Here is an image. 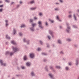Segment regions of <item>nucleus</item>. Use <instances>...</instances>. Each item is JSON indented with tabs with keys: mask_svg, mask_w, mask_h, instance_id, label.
Wrapping results in <instances>:
<instances>
[{
	"mask_svg": "<svg viewBox=\"0 0 79 79\" xmlns=\"http://www.w3.org/2000/svg\"><path fill=\"white\" fill-rule=\"evenodd\" d=\"M48 75L49 77V78L51 79H55L54 77V75L51 73H50L48 74Z\"/></svg>",
	"mask_w": 79,
	"mask_h": 79,
	"instance_id": "nucleus-1",
	"label": "nucleus"
},
{
	"mask_svg": "<svg viewBox=\"0 0 79 79\" xmlns=\"http://www.w3.org/2000/svg\"><path fill=\"white\" fill-rule=\"evenodd\" d=\"M38 24H39L38 26L40 29H44V26H42V21H40L38 22Z\"/></svg>",
	"mask_w": 79,
	"mask_h": 79,
	"instance_id": "nucleus-2",
	"label": "nucleus"
},
{
	"mask_svg": "<svg viewBox=\"0 0 79 79\" xmlns=\"http://www.w3.org/2000/svg\"><path fill=\"white\" fill-rule=\"evenodd\" d=\"M13 49L15 53L17 52H18V51H19V49L16 47H13Z\"/></svg>",
	"mask_w": 79,
	"mask_h": 79,
	"instance_id": "nucleus-3",
	"label": "nucleus"
},
{
	"mask_svg": "<svg viewBox=\"0 0 79 79\" xmlns=\"http://www.w3.org/2000/svg\"><path fill=\"white\" fill-rule=\"evenodd\" d=\"M0 63L1 66H6V64L3 63V60L1 59H0Z\"/></svg>",
	"mask_w": 79,
	"mask_h": 79,
	"instance_id": "nucleus-4",
	"label": "nucleus"
},
{
	"mask_svg": "<svg viewBox=\"0 0 79 79\" xmlns=\"http://www.w3.org/2000/svg\"><path fill=\"white\" fill-rule=\"evenodd\" d=\"M70 30H71V27H68L66 29V31L67 33H69Z\"/></svg>",
	"mask_w": 79,
	"mask_h": 79,
	"instance_id": "nucleus-5",
	"label": "nucleus"
},
{
	"mask_svg": "<svg viewBox=\"0 0 79 79\" xmlns=\"http://www.w3.org/2000/svg\"><path fill=\"white\" fill-rule=\"evenodd\" d=\"M16 29L14 28L12 31V34L13 35H15V34H16Z\"/></svg>",
	"mask_w": 79,
	"mask_h": 79,
	"instance_id": "nucleus-6",
	"label": "nucleus"
},
{
	"mask_svg": "<svg viewBox=\"0 0 79 79\" xmlns=\"http://www.w3.org/2000/svg\"><path fill=\"white\" fill-rule=\"evenodd\" d=\"M30 57L31 58H34V54L33 53H31L30 55Z\"/></svg>",
	"mask_w": 79,
	"mask_h": 79,
	"instance_id": "nucleus-7",
	"label": "nucleus"
},
{
	"mask_svg": "<svg viewBox=\"0 0 79 79\" xmlns=\"http://www.w3.org/2000/svg\"><path fill=\"white\" fill-rule=\"evenodd\" d=\"M31 76L32 77H34L35 76V74L34 73V72L31 71Z\"/></svg>",
	"mask_w": 79,
	"mask_h": 79,
	"instance_id": "nucleus-8",
	"label": "nucleus"
},
{
	"mask_svg": "<svg viewBox=\"0 0 79 79\" xmlns=\"http://www.w3.org/2000/svg\"><path fill=\"white\" fill-rule=\"evenodd\" d=\"M79 63V59H77L76 60V66L78 65V64Z\"/></svg>",
	"mask_w": 79,
	"mask_h": 79,
	"instance_id": "nucleus-9",
	"label": "nucleus"
},
{
	"mask_svg": "<svg viewBox=\"0 0 79 79\" xmlns=\"http://www.w3.org/2000/svg\"><path fill=\"white\" fill-rule=\"evenodd\" d=\"M57 42L59 44H62V42H61V40L59 39L57 40Z\"/></svg>",
	"mask_w": 79,
	"mask_h": 79,
	"instance_id": "nucleus-10",
	"label": "nucleus"
},
{
	"mask_svg": "<svg viewBox=\"0 0 79 79\" xmlns=\"http://www.w3.org/2000/svg\"><path fill=\"white\" fill-rule=\"evenodd\" d=\"M73 18H74V19L75 21H77V17L76 16V15L75 14H73Z\"/></svg>",
	"mask_w": 79,
	"mask_h": 79,
	"instance_id": "nucleus-11",
	"label": "nucleus"
},
{
	"mask_svg": "<svg viewBox=\"0 0 79 79\" xmlns=\"http://www.w3.org/2000/svg\"><path fill=\"white\" fill-rule=\"evenodd\" d=\"M11 43L13 44V45H16V43L14 41V40H12L11 41Z\"/></svg>",
	"mask_w": 79,
	"mask_h": 79,
	"instance_id": "nucleus-12",
	"label": "nucleus"
},
{
	"mask_svg": "<svg viewBox=\"0 0 79 79\" xmlns=\"http://www.w3.org/2000/svg\"><path fill=\"white\" fill-rule=\"evenodd\" d=\"M30 29L32 32H34V27H30Z\"/></svg>",
	"mask_w": 79,
	"mask_h": 79,
	"instance_id": "nucleus-13",
	"label": "nucleus"
},
{
	"mask_svg": "<svg viewBox=\"0 0 79 79\" xmlns=\"http://www.w3.org/2000/svg\"><path fill=\"white\" fill-rule=\"evenodd\" d=\"M26 65L27 66H31V63L30 62H27Z\"/></svg>",
	"mask_w": 79,
	"mask_h": 79,
	"instance_id": "nucleus-14",
	"label": "nucleus"
},
{
	"mask_svg": "<svg viewBox=\"0 0 79 79\" xmlns=\"http://www.w3.org/2000/svg\"><path fill=\"white\" fill-rule=\"evenodd\" d=\"M35 2H34V0H32V1H31L29 3H30V4H34V3H35Z\"/></svg>",
	"mask_w": 79,
	"mask_h": 79,
	"instance_id": "nucleus-15",
	"label": "nucleus"
},
{
	"mask_svg": "<svg viewBox=\"0 0 79 79\" xmlns=\"http://www.w3.org/2000/svg\"><path fill=\"white\" fill-rule=\"evenodd\" d=\"M23 59L24 60H25V61L27 60V56L26 55L24 56L23 57Z\"/></svg>",
	"mask_w": 79,
	"mask_h": 79,
	"instance_id": "nucleus-16",
	"label": "nucleus"
},
{
	"mask_svg": "<svg viewBox=\"0 0 79 79\" xmlns=\"http://www.w3.org/2000/svg\"><path fill=\"white\" fill-rule=\"evenodd\" d=\"M56 68H57V69H61V67L59 66H56Z\"/></svg>",
	"mask_w": 79,
	"mask_h": 79,
	"instance_id": "nucleus-17",
	"label": "nucleus"
},
{
	"mask_svg": "<svg viewBox=\"0 0 79 79\" xmlns=\"http://www.w3.org/2000/svg\"><path fill=\"white\" fill-rule=\"evenodd\" d=\"M5 22H6V27L8 26V21L7 20H5Z\"/></svg>",
	"mask_w": 79,
	"mask_h": 79,
	"instance_id": "nucleus-18",
	"label": "nucleus"
},
{
	"mask_svg": "<svg viewBox=\"0 0 79 79\" xmlns=\"http://www.w3.org/2000/svg\"><path fill=\"white\" fill-rule=\"evenodd\" d=\"M36 23H32L31 24V26L33 27H34L35 26H36Z\"/></svg>",
	"mask_w": 79,
	"mask_h": 79,
	"instance_id": "nucleus-19",
	"label": "nucleus"
},
{
	"mask_svg": "<svg viewBox=\"0 0 79 79\" xmlns=\"http://www.w3.org/2000/svg\"><path fill=\"white\" fill-rule=\"evenodd\" d=\"M10 52L9 51H6L5 53V55H10Z\"/></svg>",
	"mask_w": 79,
	"mask_h": 79,
	"instance_id": "nucleus-20",
	"label": "nucleus"
},
{
	"mask_svg": "<svg viewBox=\"0 0 79 79\" xmlns=\"http://www.w3.org/2000/svg\"><path fill=\"white\" fill-rule=\"evenodd\" d=\"M50 69H51V70H52L53 72H55V71L53 68V67L50 66Z\"/></svg>",
	"mask_w": 79,
	"mask_h": 79,
	"instance_id": "nucleus-21",
	"label": "nucleus"
},
{
	"mask_svg": "<svg viewBox=\"0 0 79 79\" xmlns=\"http://www.w3.org/2000/svg\"><path fill=\"white\" fill-rule=\"evenodd\" d=\"M36 8V7H31V8L30 9L31 10H35Z\"/></svg>",
	"mask_w": 79,
	"mask_h": 79,
	"instance_id": "nucleus-22",
	"label": "nucleus"
},
{
	"mask_svg": "<svg viewBox=\"0 0 79 79\" xmlns=\"http://www.w3.org/2000/svg\"><path fill=\"white\" fill-rule=\"evenodd\" d=\"M49 33L50 34V35H52V34H53V31L51 30H49Z\"/></svg>",
	"mask_w": 79,
	"mask_h": 79,
	"instance_id": "nucleus-23",
	"label": "nucleus"
},
{
	"mask_svg": "<svg viewBox=\"0 0 79 79\" xmlns=\"http://www.w3.org/2000/svg\"><path fill=\"white\" fill-rule=\"evenodd\" d=\"M6 38L7 39H8L9 40L10 39V37L9 36H8V35H6Z\"/></svg>",
	"mask_w": 79,
	"mask_h": 79,
	"instance_id": "nucleus-24",
	"label": "nucleus"
},
{
	"mask_svg": "<svg viewBox=\"0 0 79 79\" xmlns=\"http://www.w3.org/2000/svg\"><path fill=\"white\" fill-rule=\"evenodd\" d=\"M65 70H66V71H68V70H69V67L67 66V67H66L65 68Z\"/></svg>",
	"mask_w": 79,
	"mask_h": 79,
	"instance_id": "nucleus-25",
	"label": "nucleus"
},
{
	"mask_svg": "<svg viewBox=\"0 0 79 79\" xmlns=\"http://www.w3.org/2000/svg\"><path fill=\"white\" fill-rule=\"evenodd\" d=\"M34 21V20L33 19H30L29 23H32Z\"/></svg>",
	"mask_w": 79,
	"mask_h": 79,
	"instance_id": "nucleus-26",
	"label": "nucleus"
},
{
	"mask_svg": "<svg viewBox=\"0 0 79 79\" xmlns=\"http://www.w3.org/2000/svg\"><path fill=\"white\" fill-rule=\"evenodd\" d=\"M13 54H14V52H10L9 53L10 56H12Z\"/></svg>",
	"mask_w": 79,
	"mask_h": 79,
	"instance_id": "nucleus-27",
	"label": "nucleus"
},
{
	"mask_svg": "<svg viewBox=\"0 0 79 79\" xmlns=\"http://www.w3.org/2000/svg\"><path fill=\"white\" fill-rule=\"evenodd\" d=\"M45 69L46 71H48V66H47V65H46L45 66Z\"/></svg>",
	"mask_w": 79,
	"mask_h": 79,
	"instance_id": "nucleus-28",
	"label": "nucleus"
},
{
	"mask_svg": "<svg viewBox=\"0 0 79 79\" xmlns=\"http://www.w3.org/2000/svg\"><path fill=\"white\" fill-rule=\"evenodd\" d=\"M49 21H50V22H51V23H53L54 22V21L52 20L51 19H49Z\"/></svg>",
	"mask_w": 79,
	"mask_h": 79,
	"instance_id": "nucleus-29",
	"label": "nucleus"
},
{
	"mask_svg": "<svg viewBox=\"0 0 79 79\" xmlns=\"http://www.w3.org/2000/svg\"><path fill=\"white\" fill-rule=\"evenodd\" d=\"M26 27V25L25 24H23L21 26V27Z\"/></svg>",
	"mask_w": 79,
	"mask_h": 79,
	"instance_id": "nucleus-30",
	"label": "nucleus"
},
{
	"mask_svg": "<svg viewBox=\"0 0 79 79\" xmlns=\"http://www.w3.org/2000/svg\"><path fill=\"white\" fill-rule=\"evenodd\" d=\"M42 54L43 55H47V53H44V52L42 53Z\"/></svg>",
	"mask_w": 79,
	"mask_h": 79,
	"instance_id": "nucleus-31",
	"label": "nucleus"
},
{
	"mask_svg": "<svg viewBox=\"0 0 79 79\" xmlns=\"http://www.w3.org/2000/svg\"><path fill=\"white\" fill-rule=\"evenodd\" d=\"M43 61L46 62V61H47V59H44L43 60Z\"/></svg>",
	"mask_w": 79,
	"mask_h": 79,
	"instance_id": "nucleus-32",
	"label": "nucleus"
},
{
	"mask_svg": "<svg viewBox=\"0 0 79 79\" xmlns=\"http://www.w3.org/2000/svg\"><path fill=\"white\" fill-rule=\"evenodd\" d=\"M21 68L22 69H26V68H25V67L24 66H21Z\"/></svg>",
	"mask_w": 79,
	"mask_h": 79,
	"instance_id": "nucleus-33",
	"label": "nucleus"
},
{
	"mask_svg": "<svg viewBox=\"0 0 79 79\" xmlns=\"http://www.w3.org/2000/svg\"><path fill=\"white\" fill-rule=\"evenodd\" d=\"M47 37H48V39H49V40H50L51 39V37L49 35H48V36H47Z\"/></svg>",
	"mask_w": 79,
	"mask_h": 79,
	"instance_id": "nucleus-34",
	"label": "nucleus"
},
{
	"mask_svg": "<svg viewBox=\"0 0 79 79\" xmlns=\"http://www.w3.org/2000/svg\"><path fill=\"white\" fill-rule=\"evenodd\" d=\"M54 10H55V11H58V10H59V9L58 8H56Z\"/></svg>",
	"mask_w": 79,
	"mask_h": 79,
	"instance_id": "nucleus-35",
	"label": "nucleus"
},
{
	"mask_svg": "<svg viewBox=\"0 0 79 79\" xmlns=\"http://www.w3.org/2000/svg\"><path fill=\"white\" fill-rule=\"evenodd\" d=\"M69 18H72V15H69L68 16Z\"/></svg>",
	"mask_w": 79,
	"mask_h": 79,
	"instance_id": "nucleus-36",
	"label": "nucleus"
},
{
	"mask_svg": "<svg viewBox=\"0 0 79 79\" xmlns=\"http://www.w3.org/2000/svg\"><path fill=\"white\" fill-rule=\"evenodd\" d=\"M40 42L41 44V45H43V42L41 40L40 41Z\"/></svg>",
	"mask_w": 79,
	"mask_h": 79,
	"instance_id": "nucleus-37",
	"label": "nucleus"
},
{
	"mask_svg": "<svg viewBox=\"0 0 79 79\" xmlns=\"http://www.w3.org/2000/svg\"><path fill=\"white\" fill-rule=\"evenodd\" d=\"M66 24L67 25V27H70V26H69V23H66Z\"/></svg>",
	"mask_w": 79,
	"mask_h": 79,
	"instance_id": "nucleus-38",
	"label": "nucleus"
},
{
	"mask_svg": "<svg viewBox=\"0 0 79 79\" xmlns=\"http://www.w3.org/2000/svg\"><path fill=\"white\" fill-rule=\"evenodd\" d=\"M73 27L74 28H77V26H76V25H73Z\"/></svg>",
	"mask_w": 79,
	"mask_h": 79,
	"instance_id": "nucleus-39",
	"label": "nucleus"
},
{
	"mask_svg": "<svg viewBox=\"0 0 79 79\" xmlns=\"http://www.w3.org/2000/svg\"><path fill=\"white\" fill-rule=\"evenodd\" d=\"M39 15L40 16H43V14H42V13H39Z\"/></svg>",
	"mask_w": 79,
	"mask_h": 79,
	"instance_id": "nucleus-40",
	"label": "nucleus"
},
{
	"mask_svg": "<svg viewBox=\"0 0 79 79\" xmlns=\"http://www.w3.org/2000/svg\"><path fill=\"white\" fill-rule=\"evenodd\" d=\"M29 42H30V41L29 40H28L27 41H26V42L27 44H29Z\"/></svg>",
	"mask_w": 79,
	"mask_h": 79,
	"instance_id": "nucleus-41",
	"label": "nucleus"
},
{
	"mask_svg": "<svg viewBox=\"0 0 79 79\" xmlns=\"http://www.w3.org/2000/svg\"><path fill=\"white\" fill-rule=\"evenodd\" d=\"M60 54H61L62 55H63L64 54V53H63V52L62 51H61L60 52Z\"/></svg>",
	"mask_w": 79,
	"mask_h": 79,
	"instance_id": "nucleus-42",
	"label": "nucleus"
},
{
	"mask_svg": "<svg viewBox=\"0 0 79 79\" xmlns=\"http://www.w3.org/2000/svg\"><path fill=\"white\" fill-rule=\"evenodd\" d=\"M5 2H6L7 3H10V1L8 0H5Z\"/></svg>",
	"mask_w": 79,
	"mask_h": 79,
	"instance_id": "nucleus-43",
	"label": "nucleus"
},
{
	"mask_svg": "<svg viewBox=\"0 0 79 79\" xmlns=\"http://www.w3.org/2000/svg\"><path fill=\"white\" fill-rule=\"evenodd\" d=\"M67 40L69 42V41H71V40L69 39H67Z\"/></svg>",
	"mask_w": 79,
	"mask_h": 79,
	"instance_id": "nucleus-44",
	"label": "nucleus"
},
{
	"mask_svg": "<svg viewBox=\"0 0 79 79\" xmlns=\"http://www.w3.org/2000/svg\"><path fill=\"white\" fill-rule=\"evenodd\" d=\"M45 24L46 26H47V25H48V23L47 22H46L45 23Z\"/></svg>",
	"mask_w": 79,
	"mask_h": 79,
	"instance_id": "nucleus-45",
	"label": "nucleus"
},
{
	"mask_svg": "<svg viewBox=\"0 0 79 79\" xmlns=\"http://www.w3.org/2000/svg\"><path fill=\"white\" fill-rule=\"evenodd\" d=\"M3 11V9H0V12H2V11Z\"/></svg>",
	"mask_w": 79,
	"mask_h": 79,
	"instance_id": "nucleus-46",
	"label": "nucleus"
},
{
	"mask_svg": "<svg viewBox=\"0 0 79 79\" xmlns=\"http://www.w3.org/2000/svg\"><path fill=\"white\" fill-rule=\"evenodd\" d=\"M19 35L20 36H22V35H23V34H22V33H19Z\"/></svg>",
	"mask_w": 79,
	"mask_h": 79,
	"instance_id": "nucleus-47",
	"label": "nucleus"
},
{
	"mask_svg": "<svg viewBox=\"0 0 79 79\" xmlns=\"http://www.w3.org/2000/svg\"><path fill=\"white\" fill-rule=\"evenodd\" d=\"M59 1L61 3H63V0H59Z\"/></svg>",
	"mask_w": 79,
	"mask_h": 79,
	"instance_id": "nucleus-48",
	"label": "nucleus"
},
{
	"mask_svg": "<svg viewBox=\"0 0 79 79\" xmlns=\"http://www.w3.org/2000/svg\"><path fill=\"white\" fill-rule=\"evenodd\" d=\"M26 39L24 38L23 39V42H26Z\"/></svg>",
	"mask_w": 79,
	"mask_h": 79,
	"instance_id": "nucleus-49",
	"label": "nucleus"
},
{
	"mask_svg": "<svg viewBox=\"0 0 79 79\" xmlns=\"http://www.w3.org/2000/svg\"><path fill=\"white\" fill-rule=\"evenodd\" d=\"M74 46L75 47H77V44H75L74 45Z\"/></svg>",
	"mask_w": 79,
	"mask_h": 79,
	"instance_id": "nucleus-50",
	"label": "nucleus"
},
{
	"mask_svg": "<svg viewBox=\"0 0 79 79\" xmlns=\"http://www.w3.org/2000/svg\"><path fill=\"white\" fill-rule=\"evenodd\" d=\"M59 27H60V29H63L62 26H60Z\"/></svg>",
	"mask_w": 79,
	"mask_h": 79,
	"instance_id": "nucleus-51",
	"label": "nucleus"
},
{
	"mask_svg": "<svg viewBox=\"0 0 79 79\" xmlns=\"http://www.w3.org/2000/svg\"><path fill=\"white\" fill-rule=\"evenodd\" d=\"M69 66H71V65L72 64L71 62H69Z\"/></svg>",
	"mask_w": 79,
	"mask_h": 79,
	"instance_id": "nucleus-52",
	"label": "nucleus"
},
{
	"mask_svg": "<svg viewBox=\"0 0 79 79\" xmlns=\"http://www.w3.org/2000/svg\"><path fill=\"white\" fill-rule=\"evenodd\" d=\"M0 7H3V5H0Z\"/></svg>",
	"mask_w": 79,
	"mask_h": 79,
	"instance_id": "nucleus-53",
	"label": "nucleus"
},
{
	"mask_svg": "<svg viewBox=\"0 0 79 79\" xmlns=\"http://www.w3.org/2000/svg\"><path fill=\"white\" fill-rule=\"evenodd\" d=\"M56 5H60V3H59L58 2H56Z\"/></svg>",
	"mask_w": 79,
	"mask_h": 79,
	"instance_id": "nucleus-54",
	"label": "nucleus"
},
{
	"mask_svg": "<svg viewBox=\"0 0 79 79\" xmlns=\"http://www.w3.org/2000/svg\"><path fill=\"white\" fill-rule=\"evenodd\" d=\"M56 19H59V17H58V16H57L56 17Z\"/></svg>",
	"mask_w": 79,
	"mask_h": 79,
	"instance_id": "nucleus-55",
	"label": "nucleus"
},
{
	"mask_svg": "<svg viewBox=\"0 0 79 79\" xmlns=\"http://www.w3.org/2000/svg\"><path fill=\"white\" fill-rule=\"evenodd\" d=\"M40 48H39L38 49V51H40Z\"/></svg>",
	"mask_w": 79,
	"mask_h": 79,
	"instance_id": "nucleus-56",
	"label": "nucleus"
},
{
	"mask_svg": "<svg viewBox=\"0 0 79 79\" xmlns=\"http://www.w3.org/2000/svg\"><path fill=\"white\" fill-rule=\"evenodd\" d=\"M37 18L36 17H35L34 18V19H35V20H36Z\"/></svg>",
	"mask_w": 79,
	"mask_h": 79,
	"instance_id": "nucleus-57",
	"label": "nucleus"
},
{
	"mask_svg": "<svg viewBox=\"0 0 79 79\" xmlns=\"http://www.w3.org/2000/svg\"><path fill=\"white\" fill-rule=\"evenodd\" d=\"M17 69L18 70H19V69H20V68H19V67H17Z\"/></svg>",
	"mask_w": 79,
	"mask_h": 79,
	"instance_id": "nucleus-58",
	"label": "nucleus"
},
{
	"mask_svg": "<svg viewBox=\"0 0 79 79\" xmlns=\"http://www.w3.org/2000/svg\"><path fill=\"white\" fill-rule=\"evenodd\" d=\"M51 36H52V37H54V35H53L52 34V35H51Z\"/></svg>",
	"mask_w": 79,
	"mask_h": 79,
	"instance_id": "nucleus-59",
	"label": "nucleus"
},
{
	"mask_svg": "<svg viewBox=\"0 0 79 79\" xmlns=\"http://www.w3.org/2000/svg\"><path fill=\"white\" fill-rule=\"evenodd\" d=\"M58 21H59L60 22H61V21H62L61 20H60L59 19H58Z\"/></svg>",
	"mask_w": 79,
	"mask_h": 79,
	"instance_id": "nucleus-60",
	"label": "nucleus"
},
{
	"mask_svg": "<svg viewBox=\"0 0 79 79\" xmlns=\"http://www.w3.org/2000/svg\"><path fill=\"white\" fill-rule=\"evenodd\" d=\"M20 4H22V3H23V2H22V1L20 2Z\"/></svg>",
	"mask_w": 79,
	"mask_h": 79,
	"instance_id": "nucleus-61",
	"label": "nucleus"
},
{
	"mask_svg": "<svg viewBox=\"0 0 79 79\" xmlns=\"http://www.w3.org/2000/svg\"><path fill=\"white\" fill-rule=\"evenodd\" d=\"M14 3V2H12L11 3V5H12V4H13Z\"/></svg>",
	"mask_w": 79,
	"mask_h": 79,
	"instance_id": "nucleus-62",
	"label": "nucleus"
},
{
	"mask_svg": "<svg viewBox=\"0 0 79 79\" xmlns=\"http://www.w3.org/2000/svg\"><path fill=\"white\" fill-rule=\"evenodd\" d=\"M47 47H48V48L50 47V46L49 45H47Z\"/></svg>",
	"mask_w": 79,
	"mask_h": 79,
	"instance_id": "nucleus-63",
	"label": "nucleus"
},
{
	"mask_svg": "<svg viewBox=\"0 0 79 79\" xmlns=\"http://www.w3.org/2000/svg\"><path fill=\"white\" fill-rule=\"evenodd\" d=\"M77 11L78 13H79V9H78V10H77Z\"/></svg>",
	"mask_w": 79,
	"mask_h": 79,
	"instance_id": "nucleus-64",
	"label": "nucleus"
}]
</instances>
